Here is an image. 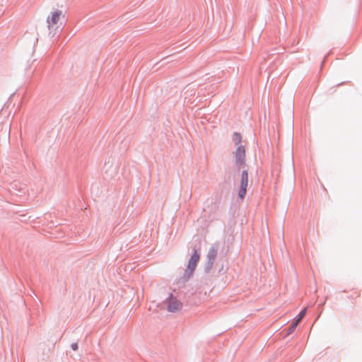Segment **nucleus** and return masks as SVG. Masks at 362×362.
<instances>
[{
	"instance_id": "nucleus-1",
	"label": "nucleus",
	"mask_w": 362,
	"mask_h": 362,
	"mask_svg": "<svg viewBox=\"0 0 362 362\" xmlns=\"http://www.w3.org/2000/svg\"><path fill=\"white\" fill-rule=\"evenodd\" d=\"M63 17L62 11L56 10L51 13V15L47 17V23L48 29L50 31H55L58 28V24L61 18Z\"/></svg>"
},
{
	"instance_id": "nucleus-2",
	"label": "nucleus",
	"mask_w": 362,
	"mask_h": 362,
	"mask_svg": "<svg viewBox=\"0 0 362 362\" xmlns=\"http://www.w3.org/2000/svg\"><path fill=\"white\" fill-rule=\"evenodd\" d=\"M165 304L166 305L167 310L171 313L180 310L182 307V303L173 295H170L166 299Z\"/></svg>"
},
{
	"instance_id": "nucleus-3",
	"label": "nucleus",
	"mask_w": 362,
	"mask_h": 362,
	"mask_svg": "<svg viewBox=\"0 0 362 362\" xmlns=\"http://www.w3.org/2000/svg\"><path fill=\"white\" fill-rule=\"evenodd\" d=\"M248 185V175L246 170H244L241 175L240 185L238 190V196L241 199L245 196L247 192V187Z\"/></svg>"
},
{
	"instance_id": "nucleus-4",
	"label": "nucleus",
	"mask_w": 362,
	"mask_h": 362,
	"mask_svg": "<svg viewBox=\"0 0 362 362\" xmlns=\"http://www.w3.org/2000/svg\"><path fill=\"white\" fill-rule=\"evenodd\" d=\"M235 162L238 165L240 166L245 163V149L242 145L238 146L235 152Z\"/></svg>"
},
{
	"instance_id": "nucleus-5",
	"label": "nucleus",
	"mask_w": 362,
	"mask_h": 362,
	"mask_svg": "<svg viewBox=\"0 0 362 362\" xmlns=\"http://www.w3.org/2000/svg\"><path fill=\"white\" fill-rule=\"evenodd\" d=\"M199 258L200 255L198 253L197 250H194V252L189 259L187 264V269L190 271L191 273H192L194 271L197 267V264L199 261Z\"/></svg>"
},
{
	"instance_id": "nucleus-6",
	"label": "nucleus",
	"mask_w": 362,
	"mask_h": 362,
	"mask_svg": "<svg viewBox=\"0 0 362 362\" xmlns=\"http://www.w3.org/2000/svg\"><path fill=\"white\" fill-rule=\"evenodd\" d=\"M217 251L215 248H211L208 252V257L210 260L214 261L216 257Z\"/></svg>"
},
{
	"instance_id": "nucleus-7",
	"label": "nucleus",
	"mask_w": 362,
	"mask_h": 362,
	"mask_svg": "<svg viewBox=\"0 0 362 362\" xmlns=\"http://www.w3.org/2000/svg\"><path fill=\"white\" fill-rule=\"evenodd\" d=\"M242 136L239 133H234L233 135V140L235 144L238 146L241 142Z\"/></svg>"
},
{
	"instance_id": "nucleus-8",
	"label": "nucleus",
	"mask_w": 362,
	"mask_h": 362,
	"mask_svg": "<svg viewBox=\"0 0 362 362\" xmlns=\"http://www.w3.org/2000/svg\"><path fill=\"white\" fill-rule=\"evenodd\" d=\"M306 313V308L303 309L298 315V317L295 320H298V322L304 317Z\"/></svg>"
},
{
	"instance_id": "nucleus-9",
	"label": "nucleus",
	"mask_w": 362,
	"mask_h": 362,
	"mask_svg": "<svg viewBox=\"0 0 362 362\" xmlns=\"http://www.w3.org/2000/svg\"><path fill=\"white\" fill-rule=\"evenodd\" d=\"M298 324H299L298 320H295L292 323V325H291V326L290 327V329H290V333L295 330V329L297 327Z\"/></svg>"
},
{
	"instance_id": "nucleus-10",
	"label": "nucleus",
	"mask_w": 362,
	"mask_h": 362,
	"mask_svg": "<svg viewBox=\"0 0 362 362\" xmlns=\"http://www.w3.org/2000/svg\"><path fill=\"white\" fill-rule=\"evenodd\" d=\"M360 295H361V293H360V291H355L354 292V297H355L356 298H358V297L360 296Z\"/></svg>"
},
{
	"instance_id": "nucleus-11",
	"label": "nucleus",
	"mask_w": 362,
	"mask_h": 362,
	"mask_svg": "<svg viewBox=\"0 0 362 362\" xmlns=\"http://www.w3.org/2000/svg\"><path fill=\"white\" fill-rule=\"evenodd\" d=\"M71 348H72V349H73V350H74V351L77 350V349H78V344H73L71 345Z\"/></svg>"
}]
</instances>
